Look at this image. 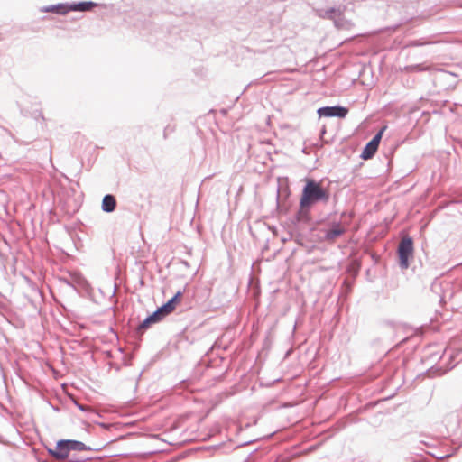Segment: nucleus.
I'll list each match as a JSON object with an SVG mask.
<instances>
[{
  "instance_id": "f257e3e1",
  "label": "nucleus",
  "mask_w": 462,
  "mask_h": 462,
  "mask_svg": "<svg viewBox=\"0 0 462 462\" xmlns=\"http://www.w3.org/2000/svg\"><path fill=\"white\" fill-rule=\"evenodd\" d=\"M304 186L299 202V208L292 217L295 226L310 225L312 221L311 210L316 204H327L330 199V190L323 187L321 181L312 178L304 180Z\"/></svg>"
},
{
  "instance_id": "f03ea898",
  "label": "nucleus",
  "mask_w": 462,
  "mask_h": 462,
  "mask_svg": "<svg viewBox=\"0 0 462 462\" xmlns=\"http://www.w3.org/2000/svg\"><path fill=\"white\" fill-rule=\"evenodd\" d=\"M413 240L411 236L403 237L397 248L399 265L402 269H407L410 266V259L413 257Z\"/></svg>"
},
{
  "instance_id": "7ed1b4c3",
  "label": "nucleus",
  "mask_w": 462,
  "mask_h": 462,
  "mask_svg": "<svg viewBox=\"0 0 462 462\" xmlns=\"http://www.w3.org/2000/svg\"><path fill=\"white\" fill-rule=\"evenodd\" d=\"M386 129V126L382 127L374 135V137L365 145L360 157L363 160H369L372 159L375 152L378 150L380 142L382 140L383 134Z\"/></svg>"
},
{
  "instance_id": "20e7f679",
  "label": "nucleus",
  "mask_w": 462,
  "mask_h": 462,
  "mask_svg": "<svg viewBox=\"0 0 462 462\" xmlns=\"http://www.w3.org/2000/svg\"><path fill=\"white\" fill-rule=\"evenodd\" d=\"M47 452L56 461L63 462L69 457L71 450L68 440L62 439L56 442V445L53 448H47Z\"/></svg>"
},
{
  "instance_id": "39448f33",
  "label": "nucleus",
  "mask_w": 462,
  "mask_h": 462,
  "mask_svg": "<svg viewBox=\"0 0 462 462\" xmlns=\"http://www.w3.org/2000/svg\"><path fill=\"white\" fill-rule=\"evenodd\" d=\"M322 233L324 234V241L333 243L346 233V228L342 226L341 222L333 221L328 228L322 230Z\"/></svg>"
},
{
  "instance_id": "423d86ee",
  "label": "nucleus",
  "mask_w": 462,
  "mask_h": 462,
  "mask_svg": "<svg viewBox=\"0 0 462 462\" xmlns=\"http://www.w3.org/2000/svg\"><path fill=\"white\" fill-rule=\"evenodd\" d=\"M315 14L320 18L333 20L336 27L342 26L343 12L340 8L316 9Z\"/></svg>"
},
{
  "instance_id": "0eeeda50",
  "label": "nucleus",
  "mask_w": 462,
  "mask_h": 462,
  "mask_svg": "<svg viewBox=\"0 0 462 462\" xmlns=\"http://www.w3.org/2000/svg\"><path fill=\"white\" fill-rule=\"evenodd\" d=\"M319 117H337L345 118L348 114V108L336 105L331 106H322L317 111Z\"/></svg>"
},
{
  "instance_id": "6e6552de",
  "label": "nucleus",
  "mask_w": 462,
  "mask_h": 462,
  "mask_svg": "<svg viewBox=\"0 0 462 462\" xmlns=\"http://www.w3.org/2000/svg\"><path fill=\"white\" fill-rule=\"evenodd\" d=\"M184 290H179L170 300H168L165 303H163L161 307L157 309L159 311L166 317L171 314L175 309L177 304H179L182 299Z\"/></svg>"
},
{
  "instance_id": "1a4fd4ad",
  "label": "nucleus",
  "mask_w": 462,
  "mask_h": 462,
  "mask_svg": "<svg viewBox=\"0 0 462 462\" xmlns=\"http://www.w3.org/2000/svg\"><path fill=\"white\" fill-rule=\"evenodd\" d=\"M164 316L159 311L158 309L152 314L148 315L138 326V331L143 332L149 328L152 324L161 321Z\"/></svg>"
},
{
  "instance_id": "9d476101",
  "label": "nucleus",
  "mask_w": 462,
  "mask_h": 462,
  "mask_svg": "<svg viewBox=\"0 0 462 462\" xmlns=\"http://www.w3.org/2000/svg\"><path fill=\"white\" fill-rule=\"evenodd\" d=\"M98 4L93 1H80L69 4V12H88L91 11Z\"/></svg>"
},
{
  "instance_id": "9b49d317",
  "label": "nucleus",
  "mask_w": 462,
  "mask_h": 462,
  "mask_svg": "<svg viewBox=\"0 0 462 462\" xmlns=\"http://www.w3.org/2000/svg\"><path fill=\"white\" fill-rule=\"evenodd\" d=\"M42 13H52L56 14L64 15L69 12V4H56L51 5H45L40 8Z\"/></svg>"
},
{
  "instance_id": "f8f14e48",
  "label": "nucleus",
  "mask_w": 462,
  "mask_h": 462,
  "mask_svg": "<svg viewBox=\"0 0 462 462\" xmlns=\"http://www.w3.org/2000/svg\"><path fill=\"white\" fill-rule=\"evenodd\" d=\"M116 199L112 194H106L103 197L101 208L106 213H112L116 208Z\"/></svg>"
},
{
  "instance_id": "ddd939ff",
  "label": "nucleus",
  "mask_w": 462,
  "mask_h": 462,
  "mask_svg": "<svg viewBox=\"0 0 462 462\" xmlns=\"http://www.w3.org/2000/svg\"><path fill=\"white\" fill-rule=\"evenodd\" d=\"M69 442V445L70 446V450L72 451H85V450H91V451H99L101 450L100 447H91L87 446L85 443L79 440L76 439H67Z\"/></svg>"
},
{
  "instance_id": "4468645a",
  "label": "nucleus",
  "mask_w": 462,
  "mask_h": 462,
  "mask_svg": "<svg viewBox=\"0 0 462 462\" xmlns=\"http://www.w3.org/2000/svg\"><path fill=\"white\" fill-rule=\"evenodd\" d=\"M90 459L88 457L81 456V455H76L69 453V457L66 458L65 461L68 462H86L87 460Z\"/></svg>"
},
{
  "instance_id": "2eb2a0df",
  "label": "nucleus",
  "mask_w": 462,
  "mask_h": 462,
  "mask_svg": "<svg viewBox=\"0 0 462 462\" xmlns=\"http://www.w3.org/2000/svg\"><path fill=\"white\" fill-rule=\"evenodd\" d=\"M381 326L382 327H384V328H391L393 331L395 329V323L393 322V321H390V320H384L381 323Z\"/></svg>"
},
{
  "instance_id": "dca6fc26",
  "label": "nucleus",
  "mask_w": 462,
  "mask_h": 462,
  "mask_svg": "<svg viewBox=\"0 0 462 462\" xmlns=\"http://www.w3.org/2000/svg\"><path fill=\"white\" fill-rule=\"evenodd\" d=\"M74 404L81 411H87L89 410V407L83 405L79 403L77 400H74Z\"/></svg>"
},
{
  "instance_id": "f3484780",
  "label": "nucleus",
  "mask_w": 462,
  "mask_h": 462,
  "mask_svg": "<svg viewBox=\"0 0 462 462\" xmlns=\"http://www.w3.org/2000/svg\"><path fill=\"white\" fill-rule=\"evenodd\" d=\"M5 136H7L8 138L14 139L13 134L7 129L2 128V139H5Z\"/></svg>"
},
{
  "instance_id": "a211bd4d",
  "label": "nucleus",
  "mask_w": 462,
  "mask_h": 462,
  "mask_svg": "<svg viewBox=\"0 0 462 462\" xmlns=\"http://www.w3.org/2000/svg\"><path fill=\"white\" fill-rule=\"evenodd\" d=\"M455 366H456V364L450 365L447 369H444V370H442V368H438L437 371L441 370V373L439 374L441 375V374H444L445 373H447V371L451 370Z\"/></svg>"
},
{
  "instance_id": "6ab92c4d",
  "label": "nucleus",
  "mask_w": 462,
  "mask_h": 462,
  "mask_svg": "<svg viewBox=\"0 0 462 462\" xmlns=\"http://www.w3.org/2000/svg\"><path fill=\"white\" fill-rule=\"evenodd\" d=\"M453 455H454V453H450V454L443 455V456L438 457V459L442 460V459H445V458L450 457H452Z\"/></svg>"
},
{
  "instance_id": "aec40b11",
  "label": "nucleus",
  "mask_w": 462,
  "mask_h": 462,
  "mask_svg": "<svg viewBox=\"0 0 462 462\" xmlns=\"http://www.w3.org/2000/svg\"><path fill=\"white\" fill-rule=\"evenodd\" d=\"M411 46H420L422 43L419 40L412 41L411 43Z\"/></svg>"
},
{
  "instance_id": "412c9836",
  "label": "nucleus",
  "mask_w": 462,
  "mask_h": 462,
  "mask_svg": "<svg viewBox=\"0 0 462 462\" xmlns=\"http://www.w3.org/2000/svg\"><path fill=\"white\" fill-rule=\"evenodd\" d=\"M278 22H279V18H276V17H275V18H272V19L270 20L271 24H274V23H278Z\"/></svg>"
},
{
  "instance_id": "4be33fe9",
  "label": "nucleus",
  "mask_w": 462,
  "mask_h": 462,
  "mask_svg": "<svg viewBox=\"0 0 462 462\" xmlns=\"http://www.w3.org/2000/svg\"><path fill=\"white\" fill-rule=\"evenodd\" d=\"M170 129V126H166L165 129H164V132H163V137L164 138H167V131Z\"/></svg>"
},
{
  "instance_id": "5701e85b",
  "label": "nucleus",
  "mask_w": 462,
  "mask_h": 462,
  "mask_svg": "<svg viewBox=\"0 0 462 462\" xmlns=\"http://www.w3.org/2000/svg\"><path fill=\"white\" fill-rule=\"evenodd\" d=\"M460 354V352H457L456 355H450L449 356V360H453L457 356H458Z\"/></svg>"
},
{
  "instance_id": "b1692460",
  "label": "nucleus",
  "mask_w": 462,
  "mask_h": 462,
  "mask_svg": "<svg viewBox=\"0 0 462 462\" xmlns=\"http://www.w3.org/2000/svg\"><path fill=\"white\" fill-rule=\"evenodd\" d=\"M116 289H117V286H116V284H115V286H114V291H113V294H115V293H116Z\"/></svg>"
},
{
  "instance_id": "393cba45",
  "label": "nucleus",
  "mask_w": 462,
  "mask_h": 462,
  "mask_svg": "<svg viewBox=\"0 0 462 462\" xmlns=\"http://www.w3.org/2000/svg\"><path fill=\"white\" fill-rule=\"evenodd\" d=\"M279 198H280V194H279V190L277 191V203H279Z\"/></svg>"
},
{
  "instance_id": "a878e982",
  "label": "nucleus",
  "mask_w": 462,
  "mask_h": 462,
  "mask_svg": "<svg viewBox=\"0 0 462 462\" xmlns=\"http://www.w3.org/2000/svg\"><path fill=\"white\" fill-rule=\"evenodd\" d=\"M183 264L186 265V266H189V263L186 261H183Z\"/></svg>"
},
{
  "instance_id": "bb28decb",
  "label": "nucleus",
  "mask_w": 462,
  "mask_h": 462,
  "mask_svg": "<svg viewBox=\"0 0 462 462\" xmlns=\"http://www.w3.org/2000/svg\"><path fill=\"white\" fill-rule=\"evenodd\" d=\"M2 241L7 245L6 240L2 237Z\"/></svg>"
}]
</instances>
